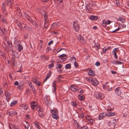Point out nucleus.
Returning <instances> with one entry per match:
<instances>
[{"mask_svg": "<svg viewBox=\"0 0 129 129\" xmlns=\"http://www.w3.org/2000/svg\"><path fill=\"white\" fill-rule=\"evenodd\" d=\"M37 110H38V112L39 116L41 117L44 116V113L43 112V109L41 106L38 107L37 108Z\"/></svg>", "mask_w": 129, "mask_h": 129, "instance_id": "nucleus-2", "label": "nucleus"}, {"mask_svg": "<svg viewBox=\"0 0 129 129\" xmlns=\"http://www.w3.org/2000/svg\"><path fill=\"white\" fill-rule=\"evenodd\" d=\"M113 63L114 64H122V62L119 61H118V60H115L114 61Z\"/></svg>", "mask_w": 129, "mask_h": 129, "instance_id": "nucleus-40", "label": "nucleus"}, {"mask_svg": "<svg viewBox=\"0 0 129 129\" xmlns=\"http://www.w3.org/2000/svg\"><path fill=\"white\" fill-rule=\"evenodd\" d=\"M126 24H124L123 25L122 24H119L118 26V28L114 30L110 31L112 33H113L116 31H118L119 29H122L123 28H125L126 27Z\"/></svg>", "mask_w": 129, "mask_h": 129, "instance_id": "nucleus-3", "label": "nucleus"}, {"mask_svg": "<svg viewBox=\"0 0 129 129\" xmlns=\"http://www.w3.org/2000/svg\"><path fill=\"white\" fill-rule=\"evenodd\" d=\"M115 115V112H109L107 114L106 116H113Z\"/></svg>", "mask_w": 129, "mask_h": 129, "instance_id": "nucleus-25", "label": "nucleus"}, {"mask_svg": "<svg viewBox=\"0 0 129 129\" xmlns=\"http://www.w3.org/2000/svg\"><path fill=\"white\" fill-rule=\"evenodd\" d=\"M118 48H116L114 49L112 51L113 54L114 55L115 58L117 59V56L116 54V53L119 51Z\"/></svg>", "mask_w": 129, "mask_h": 129, "instance_id": "nucleus-7", "label": "nucleus"}, {"mask_svg": "<svg viewBox=\"0 0 129 129\" xmlns=\"http://www.w3.org/2000/svg\"><path fill=\"white\" fill-rule=\"evenodd\" d=\"M56 80L54 81L52 83V86L53 87L54 89L53 90V92H55V90L56 89Z\"/></svg>", "mask_w": 129, "mask_h": 129, "instance_id": "nucleus-16", "label": "nucleus"}, {"mask_svg": "<svg viewBox=\"0 0 129 129\" xmlns=\"http://www.w3.org/2000/svg\"><path fill=\"white\" fill-rule=\"evenodd\" d=\"M18 47V49L19 52H20L23 49V47L20 44L18 45L17 46Z\"/></svg>", "mask_w": 129, "mask_h": 129, "instance_id": "nucleus-33", "label": "nucleus"}, {"mask_svg": "<svg viewBox=\"0 0 129 129\" xmlns=\"http://www.w3.org/2000/svg\"><path fill=\"white\" fill-rule=\"evenodd\" d=\"M5 32L4 30H0V34L2 36H3Z\"/></svg>", "mask_w": 129, "mask_h": 129, "instance_id": "nucleus-51", "label": "nucleus"}, {"mask_svg": "<svg viewBox=\"0 0 129 129\" xmlns=\"http://www.w3.org/2000/svg\"><path fill=\"white\" fill-rule=\"evenodd\" d=\"M53 114H58V111L55 110H53Z\"/></svg>", "mask_w": 129, "mask_h": 129, "instance_id": "nucleus-52", "label": "nucleus"}, {"mask_svg": "<svg viewBox=\"0 0 129 129\" xmlns=\"http://www.w3.org/2000/svg\"><path fill=\"white\" fill-rule=\"evenodd\" d=\"M91 83L93 85L95 86H96L99 84L98 81L95 79H93Z\"/></svg>", "mask_w": 129, "mask_h": 129, "instance_id": "nucleus-19", "label": "nucleus"}, {"mask_svg": "<svg viewBox=\"0 0 129 129\" xmlns=\"http://www.w3.org/2000/svg\"><path fill=\"white\" fill-rule=\"evenodd\" d=\"M94 46V47H96L98 49H99L100 48V47L98 43L96 44L95 43Z\"/></svg>", "mask_w": 129, "mask_h": 129, "instance_id": "nucleus-47", "label": "nucleus"}, {"mask_svg": "<svg viewBox=\"0 0 129 129\" xmlns=\"http://www.w3.org/2000/svg\"><path fill=\"white\" fill-rule=\"evenodd\" d=\"M108 82H107L104 84L103 86V87L104 89H106L107 88L109 87V85H108Z\"/></svg>", "mask_w": 129, "mask_h": 129, "instance_id": "nucleus-31", "label": "nucleus"}, {"mask_svg": "<svg viewBox=\"0 0 129 129\" xmlns=\"http://www.w3.org/2000/svg\"><path fill=\"white\" fill-rule=\"evenodd\" d=\"M51 75V72H49L47 74L46 77L47 78H48Z\"/></svg>", "mask_w": 129, "mask_h": 129, "instance_id": "nucleus-56", "label": "nucleus"}, {"mask_svg": "<svg viewBox=\"0 0 129 129\" xmlns=\"http://www.w3.org/2000/svg\"><path fill=\"white\" fill-rule=\"evenodd\" d=\"M26 122V124L25 125V128L26 129H28L29 128V124L27 122Z\"/></svg>", "mask_w": 129, "mask_h": 129, "instance_id": "nucleus-45", "label": "nucleus"}, {"mask_svg": "<svg viewBox=\"0 0 129 129\" xmlns=\"http://www.w3.org/2000/svg\"><path fill=\"white\" fill-rule=\"evenodd\" d=\"M65 57H67V56L66 54H61L58 56L59 57H60V58Z\"/></svg>", "mask_w": 129, "mask_h": 129, "instance_id": "nucleus-50", "label": "nucleus"}, {"mask_svg": "<svg viewBox=\"0 0 129 129\" xmlns=\"http://www.w3.org/2000/svg\"><path fill=\"white\" fill-rule=\"evenodd\" d=\"M40 58L42 60H46V57L45 55H43L42 56H41Z\"/></svg>", "mask_w": 129, "mask_h": 129, "instance_id": "nucleus-54", "label": "nucleus"}, {"mask_svg": "<svg viewBox=\"0 0 129 129\" xmlns=\"http://www.w3.org/2000/svg\"><path fill=\"white\" fill-rule=\"evenodd\" d=\"M52 34H55V35H57L58 34V33L57 31H53L51 32Z\"/></svg>", "mask_w": 129, "mask_h": 129, "instance_id": "nucleus-57", "label": "nucleus"}, {"mask_svg": "<svg viewBox=\"0 0 129 129\" xmlns=\"http://www.w3.org/2000/svg\"><path fill=\"white\" fill-rule=\"evenodd\" d=\"M71 105L74 107H76L77 105V103L75 102L72 101L71 102Z\"/></svg>", "mask_w": 129, "mask_h": 129, "instance_id": "nucleus-37", "label": "nucleus"}, {"mask_svg": "<svg viewBox=\"0 0 129 129\" xmlns=\"http://www.w3.org/2000/svg\"><path fill=\"white\" fill-rule=\"evenodd\" d=\"M13 44L16 46H17L20 44H21L20 41L18 39H15L14 41Z\"/></svg>", "mask_w": 129, "mask_h": 129, "instance_id": "nucleus-14", "label": "nucleus"}, {"mask_svg": "<svg viewBox=\"0 0 129 129\" xmlns=\"http://www.w3.org/2000/svg\"><path fill=\"white\" fill-rule=\"evenodd\" d=\"M100 64V63L99 61L96 62L95 63V65L97 66H99Z\"/></svg>", "mask_w": 129, "mask_h": 129, "instance_id": "nucleus-64", "label": "nucleus"}, {"mask_svg": "<svg viewBox=\"0 0 129 129\" xmlns=\"http://www.w3.org/2000/svg\"><path fill=\"white\" fill-rule=\"evenodd\" d=\"M31 108L33 110L35 109V108L37 109V107L40 106H38L37 103L34 105H31Z\"/></svg>", "mask_w": 129, "mask_h": 129, "instance_id": "nucleus-32", "label": "nucleus"}, {"mask_svg": "<svg viewBox=\"0 0 129 129\" xmlns=\"http://www.w3.org/2000/svg\"><path fill=\"white\" fill-rule=\"evenodd\" d=\"M63 66V65L61 64H56V68L57 69H61Z\"/></svg>", "mask_w": 129, "mask_h": 129, "instance_id": "nucleus-39", "label": "nucleus"}, {"mask_svg": "<svg viewBox=\"0 0 129 129\" xmlns=\"http://www.w3.org/2000/svg\"><path fill=\"white\" fill-rule=\"evenodd\" d=\"M3 4H4V5H5V7L7 6H10L12 5L13 2L11 0H5V2Z\"/></svg>", "mask_w": 129, "mask_h": 129, "instance_id": "nucleus-4", "label": "nucleus"}, {"mask_svg": "<svg viewBox=\"0 0 129 129\" xmlns=\"http://www.w3.org/2000/svg\"><path fill=\"white\" fill-rule=\"evenodd\" d=\"M9 115L10 116H14L17 114V112L13 110H10L9 111Z\"/></svg>", "mask_w": 129, "mask_h": 129, "instance_id": "nucleus-10", "label": "nucleus"}, {"mask_svg": "<svg viewBox=\"0 0 129 129\" xmlns=\"http://www.w3.org/2000/svg\"><path fill=\"white\" fill-rule=\"evenodd\" d=\"M106 22L107 24L108 25L109 24L111 23V21L109 20H107V21L106 20Z\"/></svg>", "mask_w": 129, "mask_h": 129, "instance_id": "nucleus-60", "label": "nucleus"}, {"mask_svg": "<svg viewBox=\"0 0 129 129\" xmlns=\"http://www.w3.org/2000/svg\"><path fill=\"white\" fill-rule=\"evenodd\" d=\"M71 90L73 91H76L78 90L77 88L73 85H71L70 87Z\"/></svg>", "mask_w": 129, "mask_h": 129, "instance_id": "nucleus-20", "label": "nucleus"}, {"mask_svg": "<svg viewBox=\"0 0 129 129\" xmlns=\"http://www.w3.org/2000/svg\"><path fill=\"white\" fill-rule=\"evenodd\" d=\"M9 126H10L9 127L10 129H11V126H13V127L14 129H19V127L16 125H12V124H9Z\"/></svg>", "mask_w": 129, "mask_h": 129, "instance_id": "nucleus-34", "label": "nucleus"}, {"mask_svg": "<svg viewBox=\"0 0 129 129\" xmlns=\"http://www.w3.org/2000/svg\"><path fill=\"white\" fill-rule=\"evenodd\" d=\"M29 21L30 22L32 23V24L33 25H34L36 27L38 26V25L37 23L36 22L35 20H32L31 19V21Z\"/></svg>", "mask_w": 129, "mask_h": 129, "instance_id": "nucleus-30", "label": "nucleus"}, {"mask_svg": "<svg viewBox=\"0 0 129 129\" xmlns=\"http://www.w3.org/2000/svg\"><path fill=\"white\" fill-rule=\"evenodd\" d=\"M89 18L92 20H96L97 19L98 17L96 16L91 15L90 16Z\"/></svg>", "mask_w": 129, "mask_h": 129, "instance_id": "nucleus-22", "label": "nucleus"}, {"mask_svg": "<svg viewBox=\"0 0 129 129\" xmlns=\"http://www.w3.org/2000/svg\"><path fill=\"white\" fill-rule=\"evenodd\" d=\"M24 27L25 29L28 30L29 31H31L32 30V29L29 26H27L26 24H25V26H24Z\"/></svg>", "mask_w": 129, "mask_h": 129, "instance_id": "nucleus-21", "label": "nucleus"}, {"mask_svg": "<svg viewBox=\"0 0 129 129\" xmlns=\"http://www.w3.org/2000/svg\"><path fill=\"white\" fill-rule=\"evenodd\" d=\"M95 97L96 98L99 99H101L103 98L102 95L100 93H97L95 95Z\"/></svg>", "mask_w": 129, "mask_h": 129, "instance_id": "nucleus-18", "label": "nucleus"}, {"mask_svg": "<svg viewBox=\"0 0 129 129\" xmlns=\"http://www.w3.org/2000/svg\"><path fill=\"white\" fill-rule=\"evenodd\" d=\"M71 65L70 64H66L65 66V68L66 69H68L71 67Z\"/></svg>", "mask_w": 129, "mask_h": 129, "instance_id": "nucleus-48", "label": "nucleus"}, {"mask_svg": "<svg viewBox=\"0 0 129 129\" xmlns=\"http://www.w3.org/2000/svg\"><path fill=\"white\" fill-rule=\"evenodd\" d=\"M3 4H2V13L5 16H7L8 13L6 10V7L5 5H4Z\"/></svg>", "mask_w": 129, "mask_h": 129, "instance_id": "nucleus-6", "label": "nucleus"}, {"mask_svg": "<svg viewBox=\"0 0 129 129\" xmlns=\"http://www.w3.org/2000/svg\"><path fill=\"white\" fill-rule=\"evenodd\" d=\"M57 26V22L54 23L52 24V26L50 28L51 29L55 28Z\"/></svg>", "mask_w": 129, "mask_h": 129, "instance_id": "nucleus-26", "label": "nucleus"}, {"mask_svg": "<svg viewBox=\"0 0 129 129\" xmlns=\"http://www.w3.org/2000/svg\"><path fill=\"white\" fill-rule=\"evenodd\" d=\"M115 94L118 95H120L121 93V90L119 87H118L116 88L115 90Z\"/></svg>", "mask_w": 129, "mask_h": 129, "instance_id": "nucleus-8", "label": "nucleus"}, {"mask_svg": "<svg viewBox=\"0 0 129 129\" xmlns=\"http://www.w3.org/2000/svg\"><path fill=\"white\" fill-rule=\"evenodd\" d=\"M107 114L105 113H101L99 115L98 118L99 120H101L106 116Z\"/></svg>", "mask_w": 129, "mask_h": 129, "instance_id": "nucleus-12", "label": "nucleus"}, {"mask_svg": "<svg viewBox=\"0 0 129 129\" xmlns=\"http://www.w3.org/2000/svg\"><path fill=\"white\" fill-rule=\"evenodd\" d=\"M86 79L87 81L90 82H91L93 78L92 77H90L87 78Z\"/></svg>", "mask_w": 129, "mask_h": 129, "instance_id": "nucleus-43", "label": "nucleus"}, {"mask_svg": "<svg viewBox=\"0 0 129 129\" xmlns=\"http://www.w3.org/2000/svg\"><path fill=\"white\" fill-rule=\"evenodd\" d=\"M34 123L35 126L38 129H41V127L39 125V122H34Z\"/></svg>", "mask_w": 129, "mask_h": 129, "instance_id": "nucleus-28", "label": "nucleus"}, {"mask_svg": "<svg viewBox=\"0 0 129 129\" xmlns=\"http://www.w3.org/2000/svg\"><path fill=\"white\" fill-rule=\"evenodd\" d=\"M91 116H90L89 115H86L85 116V118L87 120H88V121L91 118Z\"/></svg>", "mask_w": 129, "mask_h": 129, "instance_id": "nucleus-55", "label": "nucleus"}, {"mask_svg": "<svg viewBox=\"0 0 129 129\" xmlns=\"http://www.w3.org/2000/svg\"><path fill=\"white\" fill-rule=\"evenodd\" d=\"M3 93V91L2 88L0 87V95H2Z\"/></svg>", "mask_w": 129, "mask_h": 129, "instance_id": "nucleus-58", "label": "nucleus"}, {"mask_svg": "<svg viewBox=\"0 0 129 129\" xmlns=\"http://www.w3.org/2000/svg\"><path fill=\"white\" fill-rule=\"evenodd\" d=\"M108 123V125L109 128H114L115 127V124L114 122L112 123L111 121H109Z\"/></svg>", "mask_w": 129, "mask_h": 129, "instance_id": "nucleus-9", "label": "nucleus"}, {"mask_svg": "<svg viewBox=\"0 0 129 129\" xmlns=\"http://www.w3.org/2000/svg\"><path fill=\"white\" fill-rule=\"evenodd\" d=\"M48 22H45L44 24V28L46 29H47V26L49 25Z\"/></svg>", "mask_w": 129, "mask_h": 129, "instance_id": "nucleus-46", "label": "nucleus"}, {"mask_svg": "<svg viewBox=\"0 0 129 129\" xmlns=\"http://www.w3.org/2000/svg\"><path fill=\"white\" fill-rule=\"evenodd\" d=\"M34 82L38 86H40L41 84V83L39 80L36 78H35L34 79Z\"/></svg>", "mask_w": 129, "mask_h": 129, "instance_id": "nucleus-17", "label": "nucleus"}, {"mask_svg": "<svg viewBox=\"0 0 129 129\" xmlns=\"http://www.w3.org/2000/svg\"><path fill=\"white\" fill-rule=\"evenodd\" d=\"M81 129H89L88 127L86 126H84L81 127Z\"/></svg>", "mask_w": 129, "mask_h": 129, "instance_id": "nucleus-63", "label": "nucleus"}, {"mask_svg": "<svg viewBox=\"0 0 129 129\" xmlns=\"http://www.w3.org/2000/svg\"><path fill=\"white\" fill-rule=\"evenodd\" d=\"M26 119L28 120H29L30 119V117L29 115L27 114L26 115Z\"/></svg>", "mask_w": 129, "mask_h": 129, "instance_id": "nucleus-59", "label": "nucleus"}, {"mask_svg": "<svg viewBox=\"0 0 129 129\" xmlns=\"http://www.w3.org/2000/svg\"><path fill=\"white\" fill-rule=\"evenodd\" d=\"M54 66V65L53 63H51L49 65V68L50 69L51 68H53Z\"/></svg>", "mask_w": 129, "mask_h": 129, "instance_id": "nucleus-62", "label": "nucleus"}, {"mask_svg": "<svg viewBox=\"0 0 129 129\" xmlns=\"http://www.w3.org/2000/svg\"><path fill=\"white\" fill-rule=\"evenodd\" d=\"M88 73L89 75L91 76H93L95 75L94 71L92 70H89Z\"/></svg>", "mask_w": 129, "mask_h": 129, "instance_id": "nucleus-27", "label": "nucleus"}, {"mask_svg": "<svg viewBox=\"0 0 129 129\" xmlns=\"http://www.w3.org/2000/svg\"><path fill=\"white\" fill-rule=\"evenodd\" d=\"M70 60L72 61L73 62H74L76 61V58L74 57H71L70 59Z\"/></svg>", "mask_w": 129, "mask_h": 129, "instance_id": "nucleus-44", "label": "nucleus"}, {"mask_svg": "<svg viewBox=\"0 0 129 129\" xmlns=\"http://www.w3.org/2000/svg\"><path fill=\"white\" fill-rule=\"evenodd\" d=\"M78 99L80 101H83L85 99V96L82 94H80L78 95Z\"/></svg>", "mask_w": 129, "mask_h": 129, "instance_id": "nucleus-23", "label": "nucleus"}, {"mask_svg": "<svg viewBox=\"0 0 129 129\" xmlns=\"http://www.w3.org/2000/svg\"><path fill=\"white\" fill-rule=\"evenodd\" d=\"M1 21L3 22L4 23H7L6 19L5 18H4V16H3L2 20Z\"/></svg>", "mask_w": 129, "mask_h": 129, "instance_id": "nucleus-53", "label": "nucleus"}, {"mask_svg": "<svg viewBox=\"0 0 129 129\" xmlns=\"http://www.w3.org/2000/svg\"><path fill=\"white\" fill-rule=\"evenodd\" d=\"M18 102L17 101H14L11 102L10 104L11 107L13 106H15L17 103Z\"/></svg>", "mask_w": 129, "mask_h": 129, "instance_id": "nucleus-29", "label": "nucleus"}, {"mask_svg": "<svg viewBox=\"0 0 129 129\" xmlns=\"http://www.w3.org/2000/svg\"><path fill=\"white\" fill-rule=\"evenodd\" d=\"M88 122L89 123H90L91 124H92L95 122V120L93 119L90 118L88 121Z\"/></svg>", "mask_w": 129, "mask_h": 129, "instance_id": "nucleus-42", "label": "nucleus"}, {"mask_svg": "<svg viewBox=\"0 0 129 129\" xmlns=\"http://www.w3.org/2000/svg\"><path fill=\"white\" fill-rule=\"evenodd\" d=\"M5 95H6V99L8 101L11 96V93L10 92L8 91H6L5 92Z\"/></svg>", "mask_w": 129, "mask_h": 129, "instance_id": "nucleus-11", "label": "nucleus"}, {"mask_svg": "<svg viewBox=\"0 0 129 129\" xmlns=\"http://www.w3.org/2000/svg\"><path fill=\"white\" fill-rule=\"evenodd\" d=\"M44 17L45 21V22H48V21H47V20L48 19V17L46 13L44 14Z\"/></svg>", "mask_w": 129, "mask_h": 129, "instance_id": "nucleus-36", "label": "nucleus"}, {"mask_svg": "<svg viewBox=\"0 0 129 129\" xmlns=\"http://www.w3.org/2000/svg\"><path fill=\"white\" fill-rule=\"evenodd\" d=\"M51 116L53 118L56 119H57L59 118L58 116L57 115V114H51Z\"/></svg>", "mask_w": 129, "mask_h": 129, "instance_id": "nucleus-35", "label": "nucleus"}, {"mask_svg": "<svg viewBox=\"0 0 129 129\" xmlns=\"http://www.w3.org/2000/svg\"><path fill=\"white\" fill-rule=\"evenodd\" d=\"M27 83L28 85L30 86V88H31L32 87V85L31 83L30 82H28Z\"/></svg>", "mask_w": 129, "mask_h": 129, "instance_id": "nucleus-61", "label": "nucleus"}, {"mask_svg": "<svg viewBox=\"0 0 129 129\" xmlns=\"http://www.w3.org/2000/svg\"><path fill=\"white\" fill-rule=\"evenodd\" d=\"M24 13V14L25 18L27 19V20L29 21H31V17L25 12Z\"/></svg>", "mask_w": 129, "mask_h": 129, "instance_id": "nucleus-24", "label": "nucleus"}, {"mask_svg": "<svg viewBox=\"0 0 129 129\" xmlns=\"http://www.w3.org/2000/svg\"><path fill=\"white\" fill-rule=\"evenodd\" d=\"M78 40L81 43L84 44L85 43L86 41L84 39V38L81 35H79L77 37Z\"/></svg>", "mask_w": 129, "mask_h": 129, "instance_id": "nucleus-5", "label": "nucleus"}, {"mask_svg": "<svg viewBox=\"0 0 129 129\" xmlns=\"http://www.w3.org/2000/svg\"><path fill=\"white\" fill-rule=\"evenodd\" d=\"M20 106L24 110H27L28 108V105L26 104H20Z\"/></svg>", "mask_w": 129, "mask_h": 129, "instance_id": "nucleus-13", "label": "nucleus"}, {"mask_svg": "<svg viewBox=\"0 0 129 129\" xmlns=\"http://www.w3.org/2000/svg\"><path fill=\"white\" fill-rule=\"evenodd\" d=\"M73 26L75 31L78 32L80 29L79 24L78 22L77 21H74L73 23Z\"/></svg>", "mask_w": 129, "mask_h": 129, "instance_id": "nucleus-1", "label": "nucleus"}, {"mask_svg": "<svg viewBox=\"0 0 129 129\" xmlns=\"http://www.w3.org/2000/svg\"><path fill=\"white\" fill-rule=\"evenodd\" d=\"M116 4L117 6L118 7H120V4L119 3V1L118 0H117L116 1Z\"/></svg>", "mask_w": 129, "mask_h": 129, "instance_id": "nucleus-49", "label": "nucleus"}, {"mask_svg": "<svg viewBox=\"0 0 129 129\" xmlns=\"http://www.w3.org/2000/svg\"><path fill=\"white\" fill-rule=\"evenodd\" d=\"M106 20H103L102 22V25L104 27H106Z\"/></svg>", "mask_w": 129, "mask_h": 129, "instance_id": "nucleus-41", "label": "nucleus"}, {"mask_svg": "<svg viewBox=\"0 0 129 129\" xmlns=\"http://www.w3.org/2000/svg\"><path fill=\"white\" fill-rule=\"evenodd\" d=\"M17 23H18L17 24V26L20 28L22 29V24L21 22H20L19 21H17Z\"/></svg>", "mask_w": 129, "mask_h": 129, "instance_id": "nucleus-38", "label": "nucleus"}, {"mask_svg": "<svg viewBox=\"0 0 129 129\" xmlns=\"http://www.w3.org/2000/svg\"><path fill=\"white\" fill-rule=\"evenodd\" d=\"M117 20L121 22L122 23L125 22L126 21L124 17H119L118 19H117Z\"/></svg>", "mask_w": 129, "mask_h": 129, "instance_id": "nucleus-15", "label": "nucleus"}]
</instances>
